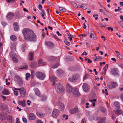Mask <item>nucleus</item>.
Listing matches in <instances>:
<instances>
[{
	"mask_svg": "<svg viewBox=\"0 0 123 123\" xmlns=\"http://www.w3.org/2000/svg\"><path fill=\"white\" fill-rule=\"evenodd\" d=\"M23 34L25 40L27 41L35 42L36 41V36L33 31L28 28L24 29Z\"/></svg>",
	"mask_w": 123,
	"mask_h": 123,
	"instance_id": "1",
	"label": "nucleus"
},
{
	"mask_svg": "<svg viewBox=\"0 0 123 123\" xmlns=\"http://www.w3.org/2000/svg\"><path fill=\"white\" fill-rule=\"evenodd\" d=\"M80 77L79 74L77 73L74 74L72 75L71 77L68 79V80L70 82L74 81L78 79Z\"/></svg>",
	"mask_w": 123,
	"mask_h": 123,
	"instance_id": "2",
	"label": "nucleus"
},
{
	"mask_svg": "<svg viewBox=\"0 0 123 123\" xmlns=\"http://www.w3.org/2000/svg\"><path fill=\"white\" fill-rule=\"evenodd\" d=\"M35 75L37 77L41 80H43L45 77V74L41 72H37Z\"/></svg>",
	"mask_w": 123,
	"mask_h": 123,
	"instance_id": "3",
	"label": "nucleus"
},
{
	"mask_svg": "<svg viewBox=\"0 0 123 123\" xmlns=\"http://www.w3.org/2000/svg\"><path fill=\"white\" fill-rule=\"evenodd\" d=\"M55 88L59 92H62L64 90V88L63 86L58 83H57L56 84Z\"/></svg>",
	"mask_w": 123,
	"mask_h": 123,
	"instance_id": "4",
	"label": "nucleus"
},
{
	"mask_svg": "<svg viewBox=\"0 0 123 123\" xmlns=\"http://www.w3.org/2000/svg\"><path fill=\"white\" fill-rule=\"evenodd\" d=\"M14 80L15 81H16L19 85H22L23 84L22 80L19 76H15L14 77Z\"/></svg>",
	"mask_w": 123,
	"mask_h": 123,
	"instance_id": "5",
	"label": "nucleus"
},
{
	"mask_svg": "<svg viewBox=\"0 0 123 123\" xmlns=\"http://www.w3.org/2000/svg\"><path fill=\"white\" fill-rule=\"evenodd\" d=\"M15 90H17L19 91L21 96L22 97H24L26 94V90L25 89L24 87H22L20 88H15Z\"/></svg>",
	"mask_w": 123,
	"mask_h": 123,
	"instance_id": "6",
	"label": "nucleus"
},
{
	"mask_svg": "<svg viewBox=\"0 0 123 123\" xmlns=\"http://www.w3.org/2000/svg\"><path fill=\"white\" fill-rule=\"evenodd\" d=\"M82 88L84 91L85 92H90V87L86 83H84L83 84Z\"/></svg>",
	"mask_w": 123,
	"mask_h": 123,
	"instance_id": "7",
	"label": "nucleus"
},
{
	"mask_svg": "<svg viewBox=\"0 0 123 123\" xmlns=\"http://www.w3.org/2000/svg\"><path fill=\"white\" fill-rule=\"evenodd\" d=\"M117 86V82H110L109 84L107 85L108 87L110 89H111L116 87Z\"/></svg>",
	"mask_w": 123,
	"mask_h": 123,
	"instance_id": "8",
	"label": "nucleus"
},
{
	"mask_svg": "<svg viewBox=\"0 0 123 123\" xmlns=\"http://www.w3.org/2000/svg\"><path fill=\"white\" fill-rule=\"evenodd\" d=\"M59 110L55 109H54L52 112V116L54 118H56L59 115Z\"/></svg>",
	"mask_w": 123,
	"mask_h": 123,
	"instance_id": "9",
	"label": "nucleus"
},
{
	"mask_svg": "<svg viewBox=\"0 0 123 123\" xmlns=\"http://www.w3.org/2000/svg\"><path fill=\"white\" fill-rule=\"evenodd\" d=\"M72 93L73 95L75 97L79 96L80 95L78 90L76 88H74Z\"/></svg>",
	"mask_w": 123,
	"mask_h": 123,
	"instance_id": "10",
	"label": "nucleus"
},
{
	"mask_svg": "<svg viewBox=\"0 0 123 123\" xmlns=\"http://www.w3.org/2000/svg\"><path fill=\"white\" fill-rule=\"evenodd\" d=\"M14 16V14L12 12L9 13L6 16V18L8 20H11Z\"/></svg>",
	"mask_w": 123,
	"mask_h": 123,
	"instance_id": "11",
	"label": "nucleus"
},
{
	"mask_svg": "<svg viewBox=\"0 0 123 123\" xmlns=\"http://www.w3.org/2000/svg\"><path fill=\"white\" fill-rule=\"evenodd\" d=\"M73 89L72 87L69 84H68L67 85L66 89L67 92L68 93H71Z\"/></svg>",
	"mask_w": 123,
	"mask_h": 123,
	"instance_id": "12",
	"label": "nucleus"
},
{
	"mask_svg": "<svg viewBox=\"0 0 123 123\" xmlns=\"http://www.w3.org/2000/svg\"><path fill=\"white\" fill-rule=\"evenodd\" d=\"M49 79L51 81L53 82V85L54 86L55 85V82H56L57 79L56 77L54 76H50L49 77Z\"/></svg>",
	"mask_w": 123,
	"mask_h": 123,
	"instance_id": "13",
	"label": "nucleus"
},
{
	"mask_svg": "<svg viewBox=\"0 0 123 123\" xmlns=\"http://www.w3.org/2000/svg\"><path fill=\"white\" fill-rule=\"evenodd\" d=\"M78 111V109L77 107H75L74 108L71 109L70 111V112L71 114H74L77 112Z\"/></svg>",
	"mask_w": 123,
	"mask_h": 123,
	"instance_id": "14",
	"label": "nucleus"
},
{
	"mask_svg": "<svg viewBox=\"0 0 123 123\" xmlns=\"http://www.w3.org/2000/svg\"><path fill=\"white\" fill-rule=\"evenodd\" d=\"M28 118L30 120H35L36 118V117L33 113H31L29 115Z\"/></svg>",
	"mask_w": 123,
	"mask_h": 123,
	"instance_id": "15",
	"label": "nucleus"
},
{
	"mask_svg": "<svg viewBox=\"0 0 123 123\" xmlns=\"http://www.w3.org/2000/svg\"><path fill=\"white\" fill-rule=\"evenodd\" d=\"M57 105L59 106V108L61 110H62L64 109L65 106L61 102L58 103Z\"/></svg>",
	"mask_w": 123,
	"mask_h": 123,
	"instance_id": "16",
	"label": "nucleus"
},
{
	"mask_svg": "<svg viewBox=\"0 0 123 123\" xmlns=\"http://www.w3.org/2000/svg\"><path fill=\"white\" fill-rule=\"evenodd\" d=\"M29 60L31 61H32L34 59V54L32 52H30L28 56Z\"/></svg>",
	"mask_w": 123,
	"mask_h": 123,
	"instance_id": "17",
	"label": "nucleus"
},
{
	"mask_svg": "<svg viewBox=\"0 0 123 123\" xmlns=\"http://www.w3.org/2000/svg\"><path fill=\"white\" fill-rule=\"evenodd\" d=\"M118 69L116 68H113L112 71V73L114 75H118Z\"/></svg>",
	"mask_w": 123,
	"mask_h": 123,
	"instance_id": "18",
	"label": "nucleus"
},
{
	"mask_svg": "<svg viewBox=\"0 0 123 123\" xmlns=\"http://www.w3.org/2000/svg\"><path fill=\"white\" fill-rule=\"evenodd\" d=\"M13 25L14 26V30L16 31H18L19 27L18 24L16 22H14Z\"/></svg>",
	"mask_w": 123,
	"mask_h": 123,
	"instance_id": "19",
	"label": "nucleus"
},
{
	"mask_svg": "<svg viewBox=\"0 0 123 123\" xmlns=\"http://www.w3.org/2000/svg\"><path fill=\"white\" fill-rule=\"evenodd\" d=\"M34 91L35 94L38 96L41 97V95L40 94V91L37 88H36L34 89Z\"/></svg>",
	"mask_w": 123,
	"mask_h": 123,
	"instance_id": "20",
	"label": "nucleus"
},
{
	"mask_svg": "<svg viewBox=\"0 0 123 123\" xmlns=\"http://www.w3.org/2000/svg\"><path fill=\"white\" fill-rule=\"evenodd\" d=\"M2 94L5 95H8L10 94V92L7 90L4 89L2 92Z\"/></svg>",
	"mask_w": 123,
	"mask_h": 123,
	"instance_id": "21",
	"label": "nucleus"
},
{
	"mask_svg": "<svg viewBox=\"0 0 123 123\" xmlns=\"http://www.w3.org/2000/svg\"><path fill=\"white\" fill-rule=\"evenodd\" d=\"M115 107L117 109H119L120 108V104L117 102H115L114 103Z\"/></svg>",
	"mask_w": 123,
	"mask_h": 123,
	"instance_id": "22",
	"label": "nucleus"
},
{
	"mask_svg": "<svg viewBox=\"0 0 123 123\" xmlns=\"http://www.w3.org/2000/svg\"><path fill=\"white\" fill-rule=\"evenodd\" d=\"M38 63L40 66L45 65L46 64V63L43 62V60L41 59H40L38 61Z\"/></svg>",
	"mask_w": 123,
	"mask_h": 123,
	"instance_id": "23",
	"label": "nucleus"
},
{
	"mask_svg": "<svg viewBox=\"0 0 123 123\" xmlns=\"http://www.w3.org/2000/svg\"><path fill=\"white\" fill-rule=\"evenodd\" d=\"M18 103L19 105H21L25 107L26 106L25 102L24 100H23L22 101H18Z\"/></svg>",
	"mask_w": 123,
	"mask_h": 123,
	"instance_id": "24",
	"label": "nucleus"
},
{
	"mask_svg": "<svg viewBox=\"0 0 123 123\" xmlns=\"http://www.w3.org/2000/svg\"><path fill=\"white\" fill-rule=\"evenodd\" d=\"M45 44L47 46L49 47H51L53 46V43L50 41H46L45 42Z\"/></svg>",
	"mask_w": 123,
	"mask_h": 123,
	"instance_id": "25",
	"label": "nucleus"
},
{
	"mask_svg": "<svg viewBox=\"0 0 123 123\" xmlns=\"http://www.w3.org/2000/svg\"><path fill=\"white\" fill-rule=\"evenodd\" d=\"M102 59V57L100 56H97L93 59L94 61H101Z\"/></svg>",
	"mask_w": 123,
	"mask_h": 123,
	"instance_id": "26",
	"label": "nucleus"
},
{
	"mask_svg": "<svg viewBox=\"0 0 123 123\" xmlns=\"http://www.w3.org/2000/svg\"><path fill=\"white\" fill-rule=\"evenodd\" d=\"M37 66V63L36 62H32L31 64L30 67L32 68H35Z\"/></svg>",
	"mask_w": 123,
	"mask_h": 123,
	"instance_id": "27",
	"label": "nucleus"
},
{
	"mask_svg": "<svg viewBox=\"0 0 123 123\" xmlns=\"http://www.w3.org/2000/svg\"><path fill=\"white\" fill-rule=\"evenodd\" d=\"M10 38L11 40L13 41H15L17 40L16 37L14 35H12L10 37Z\"/></svg>",
	"mask_w": 123,
	"mask_h": 123,
	"instance_id": "28",
	"label": "nucleus"
},
{
	"mask_svg": "<svg viewBox=\"0 0 123 123\" xmlns=\"http://www.w3.org/2000/svg\"><path fill=\"white\" fill-rule=\"evenodd\" d=\"M122 113V111L121 110H117L115 111V113L117 115H119Z\"/></svg>",
	"mask_w": 123,
	"mask_h": 123,
	"instance_id": "29",
	"label": "nucleus"
},
{
	"mask_svg": "<svg viewBox=\"0 0 123 123\" xmlns=\"http://www.w3.org/2000/svg\"><path fill=\"white\" fill-rule=\"evenodd\" d=\"M94 32L92 30H91L90 32V38H92L93 37L94 39L95 40L96 39L94 38Z\"/></svg>",
	"mask_w": 123,
	"mask_h": 123,
	"instance_id": "30",
	"label": "nucleus"
},
{
	"mask_svg": "<svg viewBox=\"0 0 123 123\" xmlns=\"http://www.w3.org/2000/svg\"><path fill=\"white\" fill-rule=\"evenodd\" d=\"M12 117L11 115H9L7 117V120L9 122H12Z\"/></svg>",
	"mask_w": 123,
	"mask_h": 123,
	"instance_id": "31",
	"label": "nucleus"
},
{
	"mask_svg": "<svg viewBox=\"0 0 123 123\" xmlns=\"http://www.w3.org/2000/svg\"><path fill=\"white\" fill-rule=\"evenodd\" d=\"M37 115L40 118L43 117L44 114L41 113L37 112L36 113Z\"/></svg>",
	"mask_w": 123,
	"mask_h": 123,
	"instance_id": "32",
	"label": "nucleus"
},
{
	"mask_svg": "<svg viewBox=\"0 0 123 123\" xmlns=\"http://www.w3.org/2000/svg\"><path fill=\"white\" fill-rule=\"evenodd\" d=\"M105 119V117H103L100 119L97 123H103Z\"/></svg>",
	"mask_w": 123,
	"mask_h": 123,
	"instance_id": "33",
	"label": "nucleus"
},
{
	"mask_svg": "<svg viewBox=\"0 0 123 123\" xmlns=\"http://www.w3.org/2000/svg\"><path fill=\"white\" fill-rule=\"evenodd\" d=\"M56 58L55 57L51 56L48 58V60L49 61H52L56 59Z\"/></svg>",
	"mask_w": 123,
	"mask_h": 123,
	"instance_id": "34",
	"label": "nucleus"
},
{
	"mask_svg": "<svg viewBox=\"0 0 123 123\" xmlns=\"http://www.w3.org/2000/svg\"><path fill=\"white\" fill-rule=\"evenodd\" d=\"M63 73V71L61 69H59L57 70V73L58 74H61Z\"/></svg>",
	"mask_w": 123,
	"mask_h": 123,
	"instance_id": "35",
	"label": "nucleus"
},
{
	"mask_svg": "<svg viewBox=\"0 0 123 123\" xmlns=\"http://www.w3.org/2000/svg\"><path fill=\"white\" fill-rule=\"evenodd\" d=\"M31 76L30 74L29 73H27L26 74V80H28V78L30 77Z\"/></svg>",
	"mask_w": 123,
	"mask_h": 123,
	"instance_id": "36",
	"label": "nucleus"
},
{
	"mask_svg": "<svg viewBox=\"0 0 123 123\" xmlns=\"http://www.w3.org/2000/svg\"><path fill=\"white\" fill-rule=\"evenodd\" d=\"M117 57H118L119 59H123V55L122 54H118L117 56Z\"/></svg>",
	"mask_w": 123,
	"mask_h": 123,
	"instance_id": "37",
	"label": "nucleus"
},
{
	"mask_svg": "<svg viewBox=\"0 0 123 123\" xmlns=\"http://www.w3.org/2000/svg\"><path fill=\"white\" fill-rule=\"evenodd\" d=\"M95 99H94L92 100H90V101L92 103V106H94L95 105V102L96 101Z\"/></svg>",
	"mask_w": 123,
	"mask_h": 123,
	"instance_id": "38",
	"label": "nucleus"
},
{
	"mask_svg": "<svg viewBox=\"0 0 123 123\" xmlns=\"http://www.w3.org/2000/svg\"><path fill=\"white\" fill-rule=\"evenodd\" d=\"M25 46L24 44H23L22 45V49L23 52H24L25 49Z\"/></svg>",
	"mask_w": 123,
	"mask_h": 123,
	"instance_id": "39",
	"label": "nucleus"
},
{
	"mask_svg": "<svg viewBox=\"0 0 123 123\" xmlns=\"http://www.w3.org/2000/svg\"><path fill=\"white\" fill-rule=\"evenodd\" d=\"M11 57L12 58L13 61L15 62H17V59L14 57L12 56H11Z\"/></svg>",
	"mask_w": 123,
	"mask_h": 123,
	"instance_id": "40",
	"label": "nucleus"
},
{
	"mask_svg": "<svg viewBox=\"0 0 123 123\" xmlns=\"http://www.w3.org/2000/svg\"><path fill=\"white\" fill-rule=\"evenodd\" d=\"M28 68V67L27 65L26 64H24L23 65V67L22 68H20V69H26L27 68Z\"/></svg>",
	"mask_w": 123,
	"mask_h": 123,
	"instance_id": "41",
	"label": "nucleus"
},
{
	"mask_svg": "<svg viewBox=\"0 0 123 123\" xmlns=\"http://www.w3.org/2000/svg\"><path fill=\"white\" fill-rule=\"evenodd\" d=\"M59 9L61 12H65L66 11V8H59Z\"/></svg>",
	"mask_w": 123,
	"mask_h": 123,
	"instance_id": "42",
	"label": "nucleus"
},
{
	"mask_svg": "<svg viewBox=\"0 0 123 123\" xmlns=\"http://www.w3.org/2000/svg\"><path fill=\"white\" fill-rule=\"evenodd\" d=\"M71 4L72 5H73V6H74V7H78L76 4L74 2H72Z\"/></svg>",
	"mask_w": 123,
	"mask_h": 123,
	"instance_id": "43",
	"label": "nucleus"
},
{
	"mask_svg": "<svg viewBox=\"0 0 123 123\" xmlns=\"http://www.w3.org/2000/svg\"><path fill=\"white\" fill-rule=\"evenodd\" d=\"M7 2L8 3H12L14 2V0H6Z\"/></svg>",
	"mask_w": 123,
	"mask_h": 123,
	"instance_id": "44",
	"label": "nucleus"
},
{
	"mask_svg": "<svg viewBox=\"0 0 123 123\" xmlns=\"http://www.w3.org/2000/svg\"><path fill=\"white\" fill-rule=\"evenodd\" d=\"M64 42L65 44L68 46H69L70 44V43L67 40H65L64 41Z\"/></svg>",
	"mask_w": 123,
	"mask_h": 123,
	"instance_id": "45",
	"label": "nucleus"
},
{
	"mask_svg": "<svg viewBox=\"0 0 123 123\" xmlns=\"http://www.w3.org/2000/svg\"><path fill=\"white\" fill-rule=\"evenodd\" d=\"M52 36H53L54 37H55V38L57 39V40L59 41H60V40L56 36V35H55L53 34L52 35Z\"/></svg>",
	"mask_w": 123,
	"mask_h": 123,
	"instance_id": "46",
	"label": "nucleus"
},
{
	"mask_svg": "<svg viewBox=\"0 0 123 123\" xmlns=\"http://www.w3.org/2000/svg\"><path fill=\"white\" fill-rule=\"evenodd\" d=\"M59 65V64L58 63L55 64L54 66H53L52 68H56Z\"/></svg>",
	"mask_w": 123,
	"mask_h": 123,
	"instance_id": "47",
	"label": "nucleus"
},
{
	"mask_svg": "<svg viewBox=\"0 0 123 123\" xmlns=\"http://www.w3.org/2000/svg\"><path fill=\"white\" fill-rule=\"evenodd\" d=\"M47 99V97L46 96H44L42 97V98H41L42 100V101H44L45 100Z\"/></svg>",
	"mask_w": 123,
	"mask_h": 123,
	"instance_id": "48",
	"label": "nucleus"
},
{
	"mask_svg": "<svg viewBox=\"0 0 123 123\" xmlns=\"http://www.w3.org/2000/svg\"><path fill=\"white\" fill-rule=\"evenodd\" d=\"M100 110L103 112H105L106 111V110L104 108L102 107H101Z\"/></svg>",
	"mask_w": 123,
	"mask_h": 123,
	"instance_id": "49",
	"label": "nucleus"
},
{
	"mask_svg": "<svg viewBox=\"0 0 123 123\" xmlns=\"http://www.w3.org/2000/svg\"><path fill=\"white\" fill-rule=\"evenodd\" d=\"M63 117L64 118H65L66 120H67L68 119V115H65L64 114L63 115Z\"/></svg>",
	"mask_w": 123,
	"mask_h": 123,
	"instance_id": "50",
	"label": "nucleus"
},
{
	"mask_svg": "<svg viewBox=\"0 0 123 123\" xmlns=\"http://www.w3.org/2000/svg\"><path fill=\"white\" fill-rule=\"evenodd\" d=\"M1 24L3 26H5L7 25V24L6 22L3 21L1 22Z\"/></svg>",
	"mask_w": 123,
	"mask_h": 123,
	"instance_id": "51",
	"label": "nucleus"
},
{
	"mask_svg": "<svg viewBox=\"0 0 123 123\" xmlns=\"http://www.w3.org/2000/svg\"><path fill=\"white\" fill-rule=\"evenodd\" d=\"M98 16V14H96V15H95V14H94L93 15V17L94 18H95V17H96V16L97 17H96L95 18V19L96 20H97L98 19V17H97Z\"/></svg>",
	"mask_w": 123,
	"mask_h": 123,
	"instance_id": "52",
	"label": "nucleus"
},
{
	"mask_svg": "<svg viewBox=\"0 0 123 123\" xmlns=\"http://www.w3.org/2000/svg\"><path fill=\"white\" fill-rule=\"evenodd\" d=\"M23 121L25 123H26L27 122V120L26 118L25 117H24L22 118Z\"/></svg>",
	"mask_w": 123,
	"mask_h": 123,
	"instance_id": "53",
	"label": "nucleus"
},
{
	"mask_svg": "<svg viewBox=\"0 0 123 123\" xmlns=\"http://www.w3.org/2000/svg\"><path fill=\"white\" fill-rule=\"evenodd\" d=\"M42 8H39V9L41 11V14H43L44 13H45L44 12V10L42 9Z\"/></svg>",
	"mask_w": 123,
	"mask_h": 123,
	"instance_id": "54",
	"label": "nucleus"
},
{
	"mask_svg": "<svg viewBox=\"0 0 123 123\" xmlns=\"http://www.w3.org/2000/svg\"><path fill=\"white\" fill-rule=\"evenodd\" d=\"M14 95H17L18 93V92L17 91H14Z\"/></svg>",
	"mask_w": 123,
	"mask_h": 123,
	"instance_id": "55",
	"label": "nucleus"
},
{
	"mask_svg": "<svg viewBox=\"0 0 123 123\" xmlns=\"http://www.w3.org/2000/svg\"><path fill=\"white\" fill-rule=\"evenodd\" d=\"M80 7L81 8L87 7L85 4H82L80 6Z\"/></svg>",
	"mask_w": 123,
	"mask_h": 123,
	"instance_id": "56",
	"label": "nucleus"
},
{
	"mask_svg": "<svg viewBox=\"0 0 123 123\" xmlns=\"http://www.w3.org/2000/svg\"><path fill=\"white\" fill-rule=\"evenodd\" d=\"M115 116L114 113L113 112L111 113V117L112 119H114L115 118Z\"/></svg>",
	"mask_w": 123,
	"mask_h": 123,
	"instance_id": "57",
	"label": "nucleus"
},
{
	"mask_svg": "<svg viewBox=\"0 0 123 123\" xmlns=\"http://www.w3.org/2000/svg\"><path fill=\"white\" fill-rule=\"evenodd\" d=\"M89 76V75L88 74H85V75L84 76V80L86 79L87 78V77H88Z\"/></svg>",
	"mask_w": 123,
	"mask_h": 123,
	"instance_id": "58",
	"label": "nucleus"
},
{
	"mask_svg": "<svg viewBox=\"0 0 123 123\" xmlns=\"http://www.w3.org/2000/svg\"><path fill=\"white\" fill-rule=\"evenodd\" d=\"M107 29L108 31L111 30V31H113V29L111 27H108L107 28Z\"/></svg>",
	"mask_w": 123,
	"mask_h": 123,
	"instance_id": "59",
	"label": "nucleus"
},
{
	"mask_svg": "<svg viewBox=\"0 0 123 123\" xmlns=\"http://www.w3.org/2000/svg\"><path fill=\"white\" fill-rule=\"evenodd\" d=\"M120 98L122 100L123 102V93L121 94L120 95Z\"/></svg>",
	"mask_w": 123,
	"mask_h": 123,
	"instance_id": "60",
	"label": "nucleus"
},
{
	"mask_svg": "<svg viewBox=\"0 0 123 123\" xmlns=\"http://www.w3.org/2000/svg\"><path fill=\"white\" fill-rule=\"evenodd\" d=\"M83 28L85 29H86V24L85 23H83Z\"/></svg>",
	"mask_w": 123,
	"mask_h": 123,
	"instance_id": "61",
	"label": "nucleus"
},
{
	"mask_svg": "<svg viewBox=\"0 0 123 123\" xmlns=\"http://www.w3.org/2000/svg\"><path fill=\"white\" fill-rule=\"evenodd\" d=\"M31 103V102L30 100H28L27 101V103L28 105H30Z\"/></svg>",
	"mask_w": 123,
	"mask_h": 123,
	"instance_id": "62",
	"label": "nucleus"
},
{
	"mask_svg": "<svg viewBox=\"0 0 123 123\" xmlns=\"http://www.w3.org/2000/svg\"><path fill=\"white\" fill-rule=\"evenodd\" d=\"M81 123H86V120L84 119H83L82 120Z\"/></svg>",
	"mask_w": 123,
	"mask_h": 123,
	"instance_id": "63",
	"label": "nucleus"
},
{
	"mask_svg": "<svg viewBox=\"0 0 123 123\" xmlns=\"http://www.w3.org/2000/svg\"><path fill=\"white\" fill-rule=\"evenodd\" d=\"M42 122L41 121L39 120H37L36 122V123H41Z\"/></svg>",
	"mask_w": 123,
	"mask_h": 123,
	"instance_id": "64",
	"label": "nucleus"
}]
</instances>
